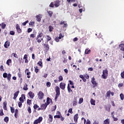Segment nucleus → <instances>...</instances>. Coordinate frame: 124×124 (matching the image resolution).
Masks as SVG:
<instances>
[{
	"mask_svg": "<svg viewBox=\"0 0 124 124\" xmlns=\"http://www.w3.org/2000/svg\"><path fill=\"white\" fill-rule=\"evenodd\" d=\"M55 91H56V94L55 97V101H57V100H58V97H59V96L61 94L60 87H59V86H56L55 87Z\"/></svg>",
	"mask_w": 124,
	"mask_h": 124,
	"instance_id": "nucleus-1",
	"label": "nucleus"
},
{
	"mask_svg": "<svg viewBox=\"0 0 124 124\" xmlns=\"http://www.w3.org/2000/svg\"><path fill=\"white\" fill-rule=\"evenodd\" d=\"M108 77V70H105L103 71V74L102 75V78L103 79H107V77Z\"/></svg>",
	"mask_w": 124,
	"mask_h": 124,
	"instance_id": "nucleus-2",
	"label": "nucleus"
},
{
	"mask_svg": "<svg viewBox=\"0 0 124 124\" xmlns=\"http://www.w3.org/2000/svg\"><path fill=\"white\" fill-rule=\"evenodd\" d=\"M3 78H7V80H8V81H10L11 79V74H8L7 75V73H4L3 74Z\"/></svg>",
	"mask_w": 124,
	"mask_h": 124,
	"instance_id": "nucleus-3",
	"label": "nucleus"
},
{
	"mask_svg": "<svg viewBox=\"0 0 124 124\" xmlns=\"http://www.w3.org/2000/svg\"><path fill=\"white\" fill-rule=\"evenodd\" d=\"M42 120H43V118L42 117H39L38 119L35 120L33 124H40L41 122H42Z\"/></svg>",
	"mask_w": 124,
	"mask_h": 124,
	"instance_id": "nucleus-4",
	"label": "nucleus"
},
{
	"mask_svg": "<svg viewBox=\"0 0 124 124\" xmlns=\"http://www.w3.org/2000/svg\"><path fill=\"white\" fill-rule=\"evenodd\" d=\"M43 46H44V48L46 52H48V51L50 50V46H49L48 44H43Z\"/></svg>",
	"mask_w": 124,
	"mask_h": 124,
	"instance_id": "nucleus-5",
	"label": "nucleus"
},
{
	"mask_svg": "<svg viewBox=\"0 0 124 124\" xmlns=\"http://www.w3.org/2000/svg\"><path fill=\"white\" fill-rule=\"evenodd\" d=\"M38 97L39 99H43V97H44V93L40 91L38 93Z\"/></svg>",
	"mask_w": 124,
	"mask_h": 124,
	"instance_id": "nucleus-6",
	"label": "nucleus"
},
{
	"mask_svg": "<svg viewBox=\"0 0 124 124\" xmlns=\"http://www.w3.org/2000/svg\"><path fill=\"white\" fill-rule=\"evenodd\" d=\"M92 84H93V88H95L97 86V83L95 81V78H93L91 80Z\"/></svg>",
	"mask_w": 124,
	"mask_h": 124,
	"instance_id": "nucleus-7",
	"label": "nucleus"
},
{
	"mask_svg": "<svg viewBox=\"0 0 124 124\" xmlns=\"http://www.w3.org/2000/svg\"><path fill=\"white\" fill-rule=\"evenodd\" d=\"M16 28L17 32L18 33H21V32H22V30L21 29V28H20V26L19 25V24H16Z\"/></svg>",
	"mask_w": 124,
	"mask_h": 124,
	"instance_id": "nucleus-8",
	"label": "nucleus"
},
{
	"mask_svg": "<svg viewBox=\"0 0 124 124\" xmlns=\"http://www.w3.org/2000/svg\"><path fill=\"white\" fill-rule=\"evenodd\" d=\"M25 73H26V75H27V78H31V73L30 72V70L29 69H26L25 71Z\"/></svg>",
	"mask_w": 124,
	"mask_h": 124,
	"instance_id": "nucleus-9",
	"label": "nucleus"
},
{
	"mask_svg": "<svg viewBox=\"0 0 124 124\" xmlns=\"http://www.w3.org/2000/svg\"><path fill=\"white\" fill-rule=\"evenodd\" d=\"M65 86H66L65 83L63 82H61L60 84V88L62 90H64V89H65Z\"/></svg>",
	"mask_w": 124,
	"mask_h": 124,
	"instance_id": "nucleus-10",
	"label": "nucleus"
},
{
	"mask_svg": "<svg viewBox=\"0 0 124 124\" xmlns=\"http://www.w3.org/2000/svg\"><path fill=\"white\" fill-rule=\"evenodd\" d=\"M60 24V25H63V28H67V23H66V21H62Z\"/></svg>",
	"mask_w": 124,
	"mask_h": 124,
	"instance_id": "nucleus-11",
	"label": "nucleus"
},
{
	"mask_svg": "<svg viewBox=\"0 0 124 124\" xmlns=\"http://www.w3.org/2000/svg\"><path fill=\"white\" fill-rule=\"evenodd\" d=\"M28 95H29L30 97L32 99L34 97V93H32V92L30 91L28 93Z\"/></svg>",
	"mask_w": 124,
	"mask_h": 124,
	"instance_id": "nucleus-12",
	"label": "nucleus"
},
{
	"mask_svg": "<svg viewBox=\"0 0 124 124\" xmlns=\"http://www.w3.org/2000/svg\"><path fill=\"white\" fill-rule=\"evenodd\" d=\"M47 106L48 105L46 104V103H45V104H42L41 106V108H42L43 110H45V109L47 108Z\"/></svg>",
	"mask_w": 124,
	"mask_h": 124,
	"instance_id": "nucleus-13",
	"label": "nucleus"
},
{
	"mask_svg": "<svg viewBox=\"0 0 124 124\" xmlns=\"http://www.w3.org/2000/svg\"><path fill=\"white\" fill-rule=\"evenodd\" d=\"M10 46V42H9L8 41H6L4 45V47L6 48H7Z\"/></svg>",
	"mask_w": 124,
	"mask_h": 124,
	"instance_id": "nucleus-14",
	"label": "nucleus"
},
{
	"mask_svg": "<svg viewBox=\"0 0 124 124\" xmlns=\"http://www.w3.org/2000/svg\"><path fill=\"white\" fill-rule=\"evenodd\" d=\"M78 114L77 113L76 115L74 116V121L75 123H77L78 122Z\"/></svg>",
	"mask_w": 124,
	"mask_h": 124,
	"instance_id": "nucleus-15",
	"label": "nucleus"
},
{
	"mask_svg": "<svg viewBox=\"0 0 124 124\" xmlns=\"http://www.w3.org/2000/svg\"><path fill=\"white\" fill-rule=\"evenodd\" d=\"M23 60H25V63H28L29 61L28 60V55L25 54L23 57Z\"/></svg>",
	"mask_w": 124,
	"mask_h": 124,
	"instance_id": "nucleus-16",
	"label": "nucleus"
},
{
	"mask_svg": "<svg viewBox=\"0 0 124 124\" xmlns=\"http://www.w3.org/2000/svg\"><path fill=\"white\" fill-rule=\"evenodd\" d=\"M19 91H18L17 92H16L14 94V99H16V98H17V97L18 96V94H19Z\"/></svg>",
	"mask_w": 124,
	"mask_h": 124,
	"instance_id": "nucleus-17",
	"label": "nucleus"
},
{
	"mask_svg": "<svg viewBox=\"0 0 124 124\" xmlns=\"http://www.w3.org/2000/svg\"><path fill=\"white\" fill-rule=\"evenodd\" d=\"M103 124H110V119L107 118L103 122Z\"/></svg>",
	"mask_w": 124,
	"mask_h": 124,
	"instance_id": "nucleus-18",
	"label": "nucleus"
},
{
	"mask_svg": "<svg viewBox=\"0 0 124 124\" xmlns=\"http://www.w3.org/2000/svg\"><path fill=\"white\" fill-rule=\"evenodd\" d=\"M54 2H55L54 5L55 7H59V6H60V0H57L55 1Z\"/></svg>",
	"mask_w": 124,
	"mask_h": 124,
	"instance_id": "nucleus-19",
	"label": "nucleus"
},
{
	"mask_svg": "<svg viewBox=\"0 0 124 124\" xmlns=\"http://www.w3.org/2000/svg\"><path fill=\"white\" fill-rule=\"evenodd\" d=\"M119 48L121 51H124V44L119 45Z\"/></svg>",
	"mask_w": 124,
	"mask_h": 124,
	"instance_id": "nucleus-20",
	"label": "nucleus"
},
{
	"mask_svg": "<svg viewBox=\"0 0 124 124\" xmlns=\"http://www.w3.org/2000/svg\"><path fill=\"white\" fill-rule=\"evenodd\" d=\"M42 36H43V33L40 32L36 37V39H39V38H41Z\"/></svg>",
	"mask_w": 124,
	"mask_h": 124,
	"instance_id": "nucleus-21",
	"label": "nucleus"
},
{
	"mask_svg": "<svg viewBox=\"0 0 124 124\" xmlns=\"http://www.w3.org/2000/svg\"><path fill=\"white\" fill-rule=\"evenodd\" d=\"M3 109L4 110H7V103H6V102H4L3 103Z\"/></svg>",
	"mask_w": 124,
	"mask_h": 124,
	"instance_id": "nucleus-22",
	"label": "nucleus"
},
{
	"mask_svg": "<svg viewBox=\"0 0 124 124\" xmlns=\"http://www.w3.org/2000/svg\"><path fill=\"white\" fill-rule=\"evenodd\" d=\"M52 102V100L49 97H47L46 99V104L47 105H49L50 104V103Z\"/></svg>",
	"mask_w": 124,
	"mask_h": 124,
	"instance_id": "nucleus-23",
	"label": "nucleus"
},
{
	"mask_svg": "<svg viewBox=\"0 0 124 124\" xmlns=\"http://www.w3.org/2000/svg\"><path fill=\"white\" fill-rule=\"evenodd\" d=\"M36 20L38 22H40L41 21V17L40 16V15H38L36 16Z\"/></svg>",
	"mask_w": 124,
	"mask_h": 124,
	"instance_id": "nucleus-24",
	"label": "nucleus"
},
{
	"mask_svg": "<svg viewBox=\"0 0 124 124\" xmlns=\"http://www.w3.org/2000/svg\"><path fill=\"white\" fill-rule=\"evenodd\" d=\"M91 105H95V100L92 98L90 100Z\"/></svg>",
	"mask_w": 124,
	"mask_h": 124,
	"instance_id": "nucleus-25",
	"label": "nucleus"
},
{
	"mask_svg": "<svg viewBox=\"0 0 124 124\" xmlns=\"http://www.w3.org/2000/svg\"><path fill=\"white\" fill-rule=\"evenodd\" d=\"M38 65H39V66H42V64H43V62H42V59H40V61H39L37 63Z\"/></svg>",
	"mask_w": 124,
	"mask_h": 124,
	"instance_id": "nucleus-26",
	"label": "nucleus"
},
{
	"mask_svg": "<svg viewBox=\"0 0 124 124\" xmlns=\"http://www.w3.org/2000/svg\"><path fill=\"white\" fill-rule=\"evenodd\" d=\"M49 121L50 123H52L53 122V116H52L51 114H49Z\"/></svg>",
	"mask_w": 124,
	"mask_h": 124,
	"instance_id": "nucleus-27",
	"label": "nucleus"
},
{
	"mask_svg": "<svg viewBox=\"0 0 124 124\" xmlns=\"http://www.w3.org/2000/svg\"><path fill=\"white\" fill-rule=\"evenodd\" d=\"M12 62V61L11 60V59H9L7 62H6V64H7V65H10V63H11Z\"/></svg>",
	"mask_w": 124,
	"mask_h": 124,
	"instance_id": "nucleus-28",
	"label": "nucleus"
},
{
	"mask_svg": "<svg viewBox=\"0 0 124 124\" xmlns=\"http://www.w3.org/2000/svg\"><path fill=\"white\" fill-rule=\"evenodd\" d=\"M23 90L24 91H28V90H29V88H28V84H27V83L24 84Z\"/></svg>",
	"mask_w": 124,
	"mask_h": 124,
	"instance_id": "nucleus-29",
	"label": "nucleus"
},
{
	"mask_svg": "<svg viewBox=\"0 0 124 124\" xmlns=\"http://www.w3.org/2000/svg\"><path fill=\"white\" fill-rule=\"evenodd\" d=\"M91 53V50L89 48L86 49L85 51V54L86 55H88V54H90Z\"/></svg>",
	"mask_w": 124,
	"mask_h": 124,
	"instance_id": "nucleus-30",
	"label": "nucleus"
},
{
	"mask_svg": "<svg viewBox=\"0 0 124 124\" xmlns=\"http://www.w3.org/2000/svg\"><path fill=\"white\" fill-rule=\"evenodd\" d=\"M0 26L1 27L2 29H5V27H6V24H4V23H2L0 24Z\"/></svg>",
	"mask_w": 124,
	"mask_h": 124,
	"instance_id": "nucleus-31",
	"label": "nucleus"
},
{
	"mask_svg": "<svg viewBox=\"0 0 124 124\" xmlns=\"http://www.w3.org/2000/svg\"><path fill=\"white\" fill-rule=\"evenodd\" d=\"M107 96L108 97H110L111 96V91H108L107 92Z\"/></svg>",
	"mask_w": 124,
	"mask_h": 124,
	"instance_id": "nucleus-32",
	"label": "nucleus"
},
{
	"mask_svg": "<svg viewBox=\"0 0 124 124\" xmlns=\"http://www.w3.org/2000/svg\"><path fill=\"white\" fill-rule=\"evenodd\" d=\"M48 29H49V31L51 32V31H53V30H54V27H53V26H49L48 27Z\"/></svg>",
	"mask_w": 124,
	"mask_h": 124,
	"instance_id": "nucleus-33",
	"label": "nucleus"
},
{
	"mask_svg": "<svg viewBox=\"0 0 124 124\" xmlns=\"http://www.w3.org/2000/svg\"><path fill=\"white\" fill-rule=\"evenodd\" d=\"M47 13H48L49 17H52V16L53 15V12H52V11H47Z\"/></svg>",
	"mask_w": 124,
	"mask_h": 124,
	"instance_id": "nucleus-34",
	"label": "nucleus"
},
{
	"mask_svg": "<svg viewBox=\"0 0 124 124\" xmlns=\"http://www.w3.org/2000/svg\"><path fill=\"white\" fill-rule=\"evenodd\" d=\"M67 90H68V93H70L71 92H72V90H71V88H70V87L69 86V84H68Z\"/></svg>",
	"mask_w": 124,
	"mask_h": 124,
	"instance_id": "nucleus-35",
	"label": "nucleus"
},
{
	"mask_svg": "<svg viewBox=\"0 0 124 124\" xmlns=\"http://www.w3.org/2000/svg\"><path fill=\"white\" fill-rule=\"evenodd\" d=\"M4 121L5 123H8V121H9V118H8V117H5L4 118Z\"/></svg>",
	"mask_w": 124,
	"mask_h": 124,
	"instance_id": "nucleus-36",
	"label": "nucleus"
},
{
	"mask_svg": "<svg viewBox=\"0 0 124 124\" xmlns=\"http://www.w3.org/2000/svg\"><path fill=\"white\" fill-rule=\"evenodd\" d=\"M39 106H38V105H37V104H34L33 106V108L35 110H36V109H37V108H39Z\"/></svg>",
	"mask_w": 124,
	"mask_h": 124,
	"instance_id": "nucleus-37",
	"label": "nucleus"
},
{
	"mask_svg": "<svg viewBox=\"0 0 124 124\" xmlns=\"http://www.w3.org/2000/svg\"><path fill=\"white\" fill-rule=\"evenodd\" d=\"M62 80H63V78H62V76H60L59 77V82H61V81H62Z\"/></svg>",
	"mask_w": 124,
	"mask_h": 124,
	"instance_id": "nucleus-38",
	"label": "nucleus"
},
{
	"mask_svg": "<svg viewBox=\"0 0 124 124\" xmlns=\"http://www.w3.org/2000/svg\"><path fill=\"white\" fill-rule=\"evenodd\" d=\"M111 115H112V117L113 118V121H118V118L114 117V114H113V112H112Z\"/></svg>",
	"mask_w": 124,
	"mask_h": 124,
	"instance_id": "nucleus-39",
	"label": "nucleus"
},
{
	"mask_svg": "<svg viewBox=\"0 0 124 124\" xmlns=\"http://www.w3.org/2000/svg\"><path fill=\"white\" fill-rule=\"evenodd\" d=\"M27 103L28 105H31V100L27 99Z\"/></svg>",
	"mask_w": 124,
	"mask_h": 124,
	"instance_id": "nucleus-40",
	"label": "nucleus"
},
{
	"mask_svg": "<svg viewBox=\"0 0 124 124\" xmlns=\"http://www.w3.org/2000/svg\"><path fill=\"white\" fill-rule=\"evenodd\" d=\"M4 113H3V110L2 109H0V116H3Z\"/></svg>",
	"mask_w": 124,
	"mask_h": 124,
	"instance_id": "nucleus-41",
	"label": "nucleus"
},
{
	"mask_svg": "<svg viewBox=\"0 0 124 124\" xmlns=\"http://www.w3.org/2000/svg\"><path fill=\"white\" fill-rule=\"evenodd\" d=\"M46 37H47V42H48V41H50V40H51V39H52V38H51V37H50V36L49 35H46Z\"/></svg>",
	"mask_w": 124,
	"mask_h": 124,
	"instance_id": "nucleus-42",
	"label": "nucleus"
},
{
	"mask_svg": "<svg viewBox=\"0 0 124 124\" xmlns=\"http://www.w3.org/2000/svg\"><path fill=\"white\" fill-rule=\"evenodd\" d=\"M84 77L86 78V79H89V78H90V76L87 74L84 75Z\"/></svg>",
	"mask_w": 124,
	"mask_h": 124,
	"instance_id": "nucleus-43",
	"label": "nucleus"
},
{
	"mask_svg": "<svg viewBox=\"0 0 124 124\" xmlns=\"http://www.w3.org/2000/svg\"><path fill=\"white\" fill-rule=\"evenodd\" d=\"M27 111H28L29 114H31V107L29 106L28 108Z\"/></svg>",
	"mask_w": 124,
	"mask_h": 124,
	"instance_id": "nucleus-44",
	"label": "nucleus"
},
{
	"mask_svg": "<svg viewBox=\"0 0 124 124\" xmlns=\"http://www.w3.org/2000/svg\"><path fill=\"white\" fill-rule=\"evenodd\" d=\"M120 96L121 100H124V94L121 93L120 95Z\"/></svg>",
	"mask_w": 124,
	"mask_h": 124,
	"instance_id": "nucleus-45",
	"label": "nucleus"
},
{
	"mask_svg": "<svg viewBox=\"0 0 124 124\" xmlns=\"http://www.w3.org/2000/svg\"><path fill=\"white\" fill-rule=\"evenodd\" d=\"M46 87H47V88H50V87H51V82H46Z\"/></svg>",
	"mask_w": 124,
	"mask_h": 124,
	"instance_id": "nucleus-46",
	"label": "nucleus"
},
{
	"mask_svg": "<svg viewBox=\"0 0 124 124\" xmlns=\"http://www.w3.org/2000/svg\"><path fill=\"white\" fill-rule=\"evenodd\" d=\"M12 56H14V58H16V59L18 58V55H17V54L13 53L12 54Z\"/></svg>",
	"mask_w": 124,
	"mask_h": 124,
	"instance_id": "nucleus-47",
	"label": "nucleus"
},
{
	"mask_svg": "<svg viewBox=\"0 0 124 124\" xmlns=\"http://www.w3.org/2000/svg\"><path fill=\"white\" fill-rule=\"evenodd\" d=\"M10 108H11V113H14V112H15V108H12L11 107H10Z\"/></svg>",
	"mask_w": 124,
	"mask_h": 124,
	"instance_id": "nucleus-48",
	"label": "nucleus"
},
{
	"mask_svg": "<svg viewBox=\"0 0 124 124\" xmlns=\"http://www.w3.org/2000/svg\"><path fill=\"white\" fill-rule=\"evenodd\" d=\"M84 100V99H83V98H81L79 99V100L78 101V103L79 104H81V103H83V101Z\"/></svg>",
	"mask_w": 124,
	"mask_h": 124,
	"instance_id": "nucleus-49",
	"label": "nucleus"
},
{
	"mask_svg": "<svg viewBox=\"0 0 124 124\" xmlns=\"http://www.w3.org/2000/svg\"><path fill=\"white\" fill-rule=\"evenodd\" d=\"M68 113H70V114H73V111H72V108H70L69 109Z\"/></svg>",
	"mask_w": 124,
	"mask_h": 124,
	"instance_id": "nucleus-50",
	"label": "nucleus"
},
{
	"mask_svg": "<svg viewBox=\"0 0 124 124\" xmlns=\"http://www.w3.org/2000/svg\"><path fill=\"white\" fill-rule=\"evenodd\" d=\"M35 36H36V34H31L30 35V37H32V38H34V37H35Z\"/></svg>",
	"mask_w": 124,
	"mask_h": 124,
	"instance_id": "nucleus-51",
	"label": "nucleus"
},
{
	"mask_svg": "<svg viewBox=\"0 0 124 124\" xmlns=\"http://www.w3.org/2000/svg\"><path fill=\"white\" fill-rule=\"evenodd\" d=\"M110 107H106L105 108L106 110H107V111H108V112H110Z\"/></svg>",
	"mask_w": 124,
	"mask_h": 124,
	"instance_id": "nucleus-52",
	"label": "nucleus"
},
{
	"mask_svg": "<svg viewBox=\"0 0 124 124\" xmlns=\"http://www.w3.org/2000/svg\"><path fill=\"white\" fill-rule=\"evenodd\" d=\"M77 101H73V106H76L77 105Z\"/></svg>",
	"mask_w": 124,
	"mask_h": 124,
	"instance_id": "nucleus-53",
	"label": "nucleus"
},
{
	"mask_svg": "<svg viewBox=\"0 0 124 124\" xmlns=\"http://www.w3.org/2000/svg\"><path fill=\"white\" fill-rule=\"evenodd\" d=\"M121 76L122 79H124V71L121 73Z\"/></svg>",
	"mask_w": 124,
	"mask_h": 124,
	"instance_id": "nucleus-54",
	"label": "nucleus"
},
{
	"mask_svg": "<svg viewBox=\"0 0 124 124\" xmlns=\"http://www.w3.org/2000/svg\"><path fill=\"white\" fill-rule=\"evenodd\" d=\"M22 103H23L22 102H19L18 103V107H19L20 108H21V107H22Z\"/></svg>",
	"mask_w": 124,
	"mask_h": 124,
	"instance_id": "nucleus-55",
	"label": "nucleus"
},
{
	"mask_svg": "<svg viewBox=\"0 0 124 124\" xmlns=\"http://www.w3.org/2000/svg\"><path fill=\"white\" fill-rule=\"evenodd\" d=\"M29 25H30V26H34V22H33V21H31V22H30V23H29Z\"/></svg>",
	"mask_w": 124,
	"mask_h": 124,
	"instance_id": "nucleus-56",
	"label": "nucleus"
},
{
	"mask_svg": "<svg viewBox=\"0 0 124 124\" xmlns=\"http://www.w3.org/2000/svg\"><path fill=\"white\" fill-rule=\"evenodd\" d=\"M10 34H11V35H14V34H15V32L13 31H10Z\"/></svg>",
	"mask_w": 124,
	"mask_h": 124,
	"instance_id": "nucleus-57",
	"label": "nucleus"
},
{
	"mask_svg": "<svg viewBox=\"0 0 124 124\" xmlns=\"http://www.w3.org/2000/svg\"><path fill=\"white\" fill-rule=\"evenodd\" d=\"M62 37H63V36L62 35V33H61L59 34V36L58 37V38H59V39H62Z\"/></svg>",
	"mask_w": 124,
	"mask_h": 124,
	"instance_id": "nucleus-58",
	"label": "nucleus"
},
{
	"mask_svg": "<svg viewBox=\"0 0 124 124\" xmlns=\"http://www.w3.org/2000/svg\"><path fill=\"white\" fill-rule=\"evenodd\" d=\"M49 7L53 8L54 7V2H51L50 4H49Z\"/></svg>",
	"mask_w": 124,
	"mask_h": 124,
	"instance_id": "nucleus-59",
	"label": "nucleus"
},
{
	"mask_svg": "<svg viewBox=\"0 0 124 124\" xmlns=\"http://www.w3.org/2000/svg\"><path fill=\"white\" fill-rule=\"evenodd\" d=\"M28 23H29V20H26L25 22H23L22 23L23 26H26V25H27V24H28Z\"/></svg>",
	"mask_w": 124,
	"mask_h": 124,
	"instance_id": "nucleus-60",
	"label": "nucleus"
},
{
	"mask_svg": "<svg viewBox=\"0 0 124 124\" xmlns=\"http://www.w3.org/2000/svg\"><path fill=\"white\" fill-rule=\"evenodd\" d=\"M0 70L1 71H4V69L3 68V65H1L0 67Z\"/></svg>",
	"mask_w": 124,
	"mask_h": 124,
	"instance_id": "nucleus-61",
	"label": "nucleus"
},
{
	"mask_svg": "<svg viewBox=\"0 0 124 124\" xmlns=\"http://www.w3.org/2000/svg\"><path fill=\"white\" fill-rule=\"evenodd\" d=\"M60 39L58 37H57L55 38V41H56V42H59L60 41Z\"/></svg>",
	"mask_w": 124,
	"mask_h": 124,
	"instance_id": "nucleus-62",
	"label": "nucleus"
},
{
	"mask_svg": "<svg viewBox=\"0 0 124 124\" xmlns=\"http://www.w3.org/2000/svg\"><path fill=\"white\" fill-rule=\"evenodd\" d=\"M93 124H99V122L98 121L95 120L93 123Z\"/></svg>",
	"mask_w": 124,
	"mask_h": 124,
	"instance_id": "nucleus-63",
	"label": "nucleus"
},
{
	"mask_svg": "<svg viewBox=\"0 0 124 124\" xmlns=\"http://www.w3.org/2000/svg\"><path fill=\"white\" fill-rule=\"evenodd\" d=\"M86 124H91V121H90V120L88 119L87 120Z\"/></svg>",
	"mask_w": 124,
	"mask_h": 124,
	"instance_id": "nucleus-64",
	"label": "nucleus"
}]
</instances>
